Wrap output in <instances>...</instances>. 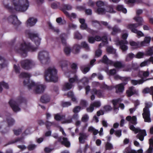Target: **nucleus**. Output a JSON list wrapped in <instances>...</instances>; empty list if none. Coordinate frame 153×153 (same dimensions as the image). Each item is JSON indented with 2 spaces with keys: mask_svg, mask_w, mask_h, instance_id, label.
<instances>
[{
  "mask_svg": "<svg viewBox=\"0 0 153 153\" xmlns=\"http://www.w3.org/2000/svg\"><path fill=\"white\" fill-rule=\"evenodd\" d=\"M28 35L29 38L32 41L34 42L37 47H34L30 42L26 43L24 42V43H22L20 48L16 50V51L20 53L21 56L22 57H25L27 56V51L31 52L36 51L38 49V46L40 44L41 39L39 38L37 33H28Z\"/></svg>",
  "mask_w": 153,
  "mask_h": 153,
  "instance_id": "1",
  "label": "nucleus"
},
{
  "mask_svg": "<svg viewBox=\"0 0 153 153\" xmlns=\"http://www.w3.org/2000/svg\"><path fill=\"white\" fill-rule=\"evenodd\" d=\"M19 77L21 78H26L24 80L23 83L24 86H27L29 89L32 88L36 87L35 92L36 94H41L43 92L45 89V86L42 85L35 83L30 79V75L28 73L22 72L19 75Z\"/></svg>",
  "mask_w": 153,
  "mask_h": 153,
  "instance_id": "2",
  "label": "nucleus"
},
{
  "mask_svg": "<svg viewBox=\"0 0 153 153\" xmlns=\"http://www.w3.org/2000/svg\"><path fill=\"white\" fill-rule=\"evenodd\" d=\"M13 3L14 8L9 6L8 4H5L3 3L5 8L11 13H13L14 10L22 12H25L29 6V3L28 0H13Z\"/></svg>",
  "mask_w": 153,
  "mask_h": 153,
  "instance_id": "3",
  "label": "nucleus"
},
{
  "mask_svg": "<svg viewBox=\"0 0 153 153\" xmlns=\"http://www.w3.org/2000/svg\"><path fill=\"white\" fill-rule=\"evenodd\" d=\"M44 77L45 81L47 82H56L58 80L57 70L49 68L45 71Z\"/></svg>",
  "mask_w": 153,
  "mask_h": 153,
  "instance_id": "4",
  "label": "nucleus"
},
{
  "mask_svg": "<svg viewBox=\"0 0 153 153\" xmlns=\"http://www.w3.org/2000/svg\"><path fill=\"white\" fill-rule=\"evenodd\" d=\"M145 106L143 109L142 116L145 122L150 123L151 122L150 113L149 108L152 106V104L150 102H146Z\"/></svg>",
  "mask_w": 153,
  "mask_h": 153,
  "instance_id": "5",
  "label": "nucleus"
},
{
  "mask_svg": "<svg viewBox=\"0 0 153 153\" xmlns=\"http://www.w3.org/2000/svg\"><path fill=\"white\" fill-rule=\"evenodd\" d=\"M34 65L33 62L31 60L26 59L22 60L21 62V67L26 70H28L31 68Z\"/></svg>",
  "mask_w": 153,
  "mask_h": 153,
  "instance_id": "6",
  "label": "nucleus"
},
{
  "mask_svg": "<svg viewBox=\"0 0 153 153\" xmlns=\"http://www.w3.org/2000/svg\"><path fill=\"white\" fill-rule=\"evenodd\" d=\"M38 58L42 63L47 64L50 59L49 53L45 51H40L38 54Z\"/></svg>",
  "mask_w": 153,
  "mask_h": 153,
  "instance_id": "7",
  "label": "nucleus"
},
{
  "mask_svg": "<svg viewBox=\"0 0 153 153\" xmlns=\"http://www.w3.org/2000/svg\"><path fill=\"white\" fill-rule=\"evenodd\" d=\"M8 20L10 22L15 26H18L21 24V22L15 15H11L9 16Z\"/></svg>",
  "mask_w": 153,
  "mask_h": 153,
  "instance_id": "8",
  "label": "nucleus"
},
{
  "mask_svg": "<svg viewBox=\"0 0 153 153\" xmlns=\"http://www.w3.org/2000/svg\"><path fill=\"white\" fill-rule=\"evenodd\" d=\"M133 19L138 23L129 24L128 27H139L143 25V20L142 17L137 16L134 17Z\"/></svg>",
  "mask_w": 153,
  "mask_h": 153,
  "instance_id": "9",
  "label": "nucleus"
},
{
  "mask_svg": "<svg viewBox=\"0 0 153 153\" xmlns=\"http://www.w3.org/2000/svg\"><path fill=\"white\" fill-rule=\"evenodd\" d=\"M72 9V6L69 4H63L61 5V10L67 17H70V15L66 10H71Z\"/></svg>",
  "mask_w": 153,
  "mask_h": 153,
  "instance_id": "10",
  "label": "nucleus"
},
{
  "mask_svg": "<svg viewBox=\"0 0 153 153\" xmlns=\"http://www.w3.org/2000/svg\"><path fill=\"white\" fill-rule=\"evenodd\" d=\"M9 103L14 112H17L20 111V108L19 107L17 103L12 99L10 100Z\"/></svg>",
  "mask_w": 153,
  "mask_h": 153,
  "instance_id": "11",
  "label": "nucleus"
},
{
  "mask_svg": "<svg viewBox=\"0 0 153 153\" xmlns=\"http://www.w3.org/2000/svg\"><path fill=\"white\" fill-rule=\"evenodd\" d=\"M128 43V42L126 40H121L118 42L120 48L123 51H126L128 50V47L126 45Z\"/></svg>",
  "mask_w": 153,
  "mask_h": 153,
  "instance_id": "12",
  "label": "nucleus"
},
{
  "mask_svg": "<svg viewBox=\"0 0 153 153\" xmlns=\"http://www.w3.org/2000/svg\"><path fill=\"white\" fill-rule=\"evenodd\" d=\"M127 83H123L115 85V88L116 89V93H122L124 90V86Z\"/></svg>",
  "mask_w": 153,
  "mask_h": 153,
  "instance_id": "13",
  "label": "nucleus"
},
{
  "mask_svg": "<svg viewBox=\"0 0 153 153\" xmlns=\"http://www.w3.org/2000/svg\"><path fill=\"white\" fill-rule=\"evenodd\" d=\"M138 27H128V28L131 30V31L134 33H136L138 36H143L144 34L141 31L138 30L137 28Z\"/></svg>",
  "mask_w": 153,
  "mask_h": 153,
  "instance_id": "14",
  "label": "nucleus"
},
{
  "mask_svg": "<svg viewBox=\"0 0 153 153\" xmlns=\"http://www.w3.org/2000/svg\"><path fill=\"white\" fill-rule=\"evenodd\" d=\"M139 133L137 135L136 137L140 140L142 141L144 139V137L147 135L145 130L140 129L138 132Z\"/></svg>",
  "mask_w": 153,
  "mask_h": 153,
  "instance_id": "15",
  "label": "nucleus"
},
{
  "mask_svg": "<svg viewBox=\"0 0 153 153\" xmlns=\"http://www.w3.org/2000/svg\"><path fill=\"white\" fill-rule=\"evenodd\" d=\"M91 94H94L99 98H101L103 96L102 91L100 90H97L95 88H93L91 90Z\"/></svg>",
  "mask_w": 153,
  "mask_h": 153,
  "instance_id": "16",
  "label": "nucleus"
},
{
  "mask_svg": "<svg viewBox=\"0 0 153 153\" xmlns=\"http://www.w3.org/2000/svg\"><path fill=\"white\" fill-rule=\"evenodd\" d=\"M79 137V141L80 143L83 144L85 142V140H86L87 136L86 134L83 133H80Z\"/></svg>",
  "mask_w": 153,
  "mask_h": 153,
  "instance_id": "17",
  "label": "nucleus"
},
{
  "mask_svg": "<svg viewBox=\"0 0 153 153\" xmlns=\"http://www.w3.org/2000/svg\"><path fill=\"white\" fill-rule=\"evenodd\" d=\"M101 61L103 63L107 65H110L113 63V61L109 59L106 55H104L101 60Z\"/></svg>",
  "mask_w": 153,
  "mask_h": 153,
  "instance_id": "18",
  "label": "nucleus"
},
{
  "mask_svg": "<svg viewBox=\"0 0 153 153\" xmlns=\"http://www.w3.org/2000/svg\"><path fill=\"white\" fill-rule=\"evenodd\" d=\"M37 22L36 19H34L33 17H31L28 19L27 21V24L28 25L32 26L34 25Z\"/></svg>",
  "mask_w": 153,
  "mask_h": 153,
  "instance_id": "19",
  "label": "nucleus"
},
{
  "mask_svg": "<svg viewBox=\"0 0 153 153\" xmlns=\"http://www.w3.org/2000/svg\"><path fill=\"white\" fill-rule=\"evenodd\" d=\"M149 147L146 153H153V139L150 138L149 140Z\"/></svg>",
  "mask_w": 153,
  "mask_h": 153,
  "instance_id": "20",
  "label": "nucleus"
},
{
  "mask_svg": "<svg viewBox=\"0 0 153 153\" xmlns=\"http://www.w3.org/2000/svg\"><path fill=\"white\" fill-rule=\"evenodd\" d=\"M81 48V47L79 45L75 44L72 48L71 51L74 54H77L79 52Z\"/></svg>",
  "mask_w": 153,
  "mask_h": 153,
  "instance_id": "21",
  "label": "nucleus"
},
{
  "mask_svg": "<svg viewBox=\"0 0 153 153\" xmlns=\"http://www.w3.org/2000/svg\"><path fill=\"white\" fill-rule=\"evenodd\" d=\"M149 79H142L138 80H131V82L133 85H137V84H141L146 80H149Z\"/></svg>",
  "mask_w": 153,
  "mask_h": 153,
  "instance_id": "22",
  "label": "nucleus"
},
{
  "mask_svg": "<svg viewBox=\"0 0 153 153\" xmlns=\"http://www.w3.org/2000/svg\"><path fill=\"white\" fill-rule=\"evenodd\" d=\"M50 101V98L49 96L46 94L42 96L40 98V101L43 103H46L49 102Z\"/></svg>",
  "mask_w": 153,
  "mask_h": 153,
  "instance_id": "23",
  "label": "nucleus"
},
{
  "mask_svg": "<svg viewBox=\"0 0 153 153\" xmlns=\"http://www.w3.org/2000/svg\"><path fill=\"white\" fill-rule=\"evenodd\" d=\"M60 65L63 71H65L67 69L68 62L66 61H62L60 62Z\"/></svg>",
  "mask_w": 153,
  "mask_h": 153,
  "instance_id": "24",
  "label": "nucleus"
},
{
  "mask_svg": "<svg viewBox=\"0 0 153 153\" xmlns=\"http://www.w3.org/2000/svg\"><path fill=\"white\" fill-rule=\"evenodd\" d=\"M60 37L61 39L62 43L64 46L66 45V39L67 37L66 34L63 33L60 35Z\"/></svg>",
  "mask_w": 153,
  "mask_h": 153,
  "instance_id": "25",
  "label": "nucleus"
},
{
  "mask_svg": "<svg viewBox=\"0 0 153 153\" xmlns=\"http://www.w3.org/2000/svg\"><path fill=\"white\" fill-rule=\"evenodd\" d=\"M151 40V38L150 36L146 37L144 38L143 41L141 42L140 43L141 46H146V44H149Z\"/></svg>",
  "mask_w": 153,
  "mask_h": 153,
  "instance_id": "26",
  "label": "nucleus"
},
{
  "mask_svg": "<svg viewBox=\"0 0 153 153\" xmlns=\"http://www.w3.org/2000/svg\"><path fill=\"white\" fill-rule=\"evenodd\" d=\"M73 86V85L68 82L65 83L63 86V90L64 91H67L71 89Z\"/></svg>",
  "mask_w": 153,
  "mask_h": 153,
  "instance_id": "27",
  "label": "nucleus"
},
{
  "mask_svg": "<svg viewBox=\"0 0 153 153\" xmlns=\"http://www.w3.org/2000/svg\"><path fill=\"white\" fill-rule=\"evenodd\" d=\"M7 66V64L5 59L0 56V70L2 68L6 67Z\"/></svg>",
  "mask_w": 153,
  "mask_h": 153,
  "instance_id": "28",
  "label": "nucleus"
},
{
  "mask_svg": "<svg viewBox=\"0 0 153 153\" xmlns=\"http://www.w3.org/2000/svg\"><path fill=\"white\" fill-rule=\"evenodd\" d=\"M6 121L8 127L13 125L15 122V120L10 117H7L6 118Z\"/></svg>",
  "mask_w": 153,
  "mask_h": 153,
  "instance_id": "29",
  "label": "nucleus"
},
{
  "mask_svg": "<svg viewBox=\"0 0 153 153\" xmlns=\"http://www.w3.org/2000/svg\"><path fill=\"white\" fill-rule=\"evenodd\" d=\"M143 92L145 93H150L152 95V101H153V86H151L150 88H146L144 89Z\"/></svg>",
  "mask_w": 153,
  "mask_h": 153,
  "instance_id": "30",
  "label": "nucleus"
},
{
  "mask_svg": "<svg viewBox=\"0 0 153 153\" xmlns=\"http://www.w3.org/2000/svg\"><path fill=\"white\" fill-rule=\"evenodd\" d=\"M62 140L63 141L61 142V144L67 147H69L70 146V143L68 141L67 138L63 137Z\"/></svg>",
  "mask_w": 153,
  "mask_h": 153,
  "instance_id": "31",
  "label": "nucleus"
},
{
  "mask_svg": "<svg viewBox=\"0 0 153 153\" xmlns=\"http://www.w3.org/2000/svg\"><path fill=\"white\" fill-rule=\"evenodd\" d=\"M112 31L111 33V34L113 35H115L117 33L121 32L120 30L117 25H115L113 27H112Z\"/></svg>",
  "mask_w": 153,
  "mask_h": 153,
  "instance_id": "32",
  "label": "nucleus"
},
{
  "mask_svg": "<svg viewBox=\"0 0 153 153\" xmlns=\"http://www.w3.org/2000/svg\"><path fill=\"white\" fill-rule=\"evenodd\" d=\"M116 10L119 11H122L124 13H126L127 10L126 8L124 7L123 5H118L116 8Z\"/></svg>",
  "mask_w": 153,
  "mask_h": 153,
  "instance_id": "33",
  "label": "nucleus"
},
{
  "mask_svg": "<svg viewBox=\"0 0 153 153\" xmlns=\"http://www.w3.org/2000/svg\"><path fill=\"white\" fill-rule=\"evenodd\" d=\"M111 65H113L117 68H120L123 67L122 63L119 61L114 62L113 61V63Z\"/></svg>",
  "mask_w": 153,
  "mask_h": 153,
  "instance_id": "34",
  "label": "nucleus"
},
{
  "mask_svg": "<svg viewBox=\"0 0 153 153\" xmlns=\"http://www.w3.org/2000/svg\"><path fill=\"white\" fill-rule=\"evenodd\" d=\"M134 87L133 86L129 87L128 89L127 90L126 93L128 97H130L134 94L133 90Z\"/></svg>",
  "mask_w": 153,
  "mask_h": 153,
  "instance_id": "35",
  "label": "nucleus"
},
{
  "mask_svg": "<svg viewBox=\"0 0 153 153\" xmlns=\"http://www.w3.org/2000/svg\"><path fill=\"white\" fill-rule=\"evenodd\" d=\"M106 51L110 54H115L116 53V50L113 48L112 46H109L106 48Z\"/></svg>",
  "mask_w": 153,
  "mask_h": 153,
  "instance_id": "36",
  "label": "nucleus"
},
{
  "mask_svg": "<svg viewBox=\"0 0 153 153\" xmlns=\"http://www.w3.org/2000/svg\"><path fill=\"white\" fill-rule=\"evenodd\" d=\"M120 99H113L112 100L111 102L113 105L114 110H116L118 109V107L116 106L117 105L120 101Z\"/></svg>",
  "mask_w": 153,
  "mask_h": 153,
  "instance_id": "37",
  "label": "nucleus"
},
{
  "mask_svg": "<svg viewBox=\"0 0 153 153\" xmlns=\"http://www.w3.org/2000/svg\"><path fill=\"white\" fill-rule=\"evenodd\" d=\"M102 41L103 42L100 43L99 45V47H100L102 46H103L104 45V43H108V39L106 36H103L102 37H101Z\"/></svg>",
  "mask_w": 153,
  "mask_h": 153,
  "instance_id": "38",
  "label": "nucleus"
},
{
  "mask_svg": "<svg viewBox=\"0 0 153 153\" xmlns=\"http://www.w3.org/2000/svg\"><path fill=\"white\" fill-rule=\"evenodd\" d=\"M2 86L6 89H7L9 88V86L7 83L4 81L1 82H0V92H1L3 90V88L1 87Z\"/></svg>",
  "mask_w": 153,
  "mask_h": 153,
  "instance_id": "39",
  "label": "nucleus"
},
{
  "mask_svg": "<svg viewBox=\"0 0 153 153\" xmlns=\"http://www.w3.org/2000/svg\"><path fill=\"white\" fill-rule=\"evenodd\" d=\"M4 122H2L0 124V132L2 134L6 133L9 131L6 128H4L3 130L1 129V128L4 127Z\"/></svg>",
  "mask_w": 153,
  "mask_h": 153,
  "instance_id": "40",
  "label": "nucleus"
},
{
  "mask_svg": "<svg viewBox=\"0 0 153 153\" xmlns=\"http://www.w3.org/2000/svg\"><path fill=\"white\" fill-rule=\"evenodd\" d=\"M69 83L72 84L74 82H78V77L76 75H75L74 77L72 78H70L69 79Z\"/></svg>",
  "mask_w": 153,
  "mask_h": 153,
  "instance_id": "41",
  "label": "nucleus"
},
{
  "mask_svg": "<svg viewBox=\"0 0 153 153\" xmlns=\"http://www.w3.org/2000/svg\"><path fill=\"white\" fill-rule=\"evenodd\" d=\"M146 55L149 56H151L153 55V46L148 48L146 51Z\"/></svg>",
  "mask_w": 153,
  "mask_h": 153,
  "instance_id": "42",
  "label": "nucleus"
},
{
  "mask_svg": "<svg viewBox=\"0 0 153 153\" xmlns=\"http://www.w3.org/2000/svg\"><path fill=\"white\" fill-rule=\"evenodd\" d=\"M134 57H135V55L133 53H129L126 55V61H129Z\"/></svg>",
  "mask_w": 153,
  "mask_h": 153,
  "instance_id": "43",
  "label": "nucleus"
},
{
  "mask_svg": "<svg viewBox=\"0 0 153 153\" xmlns=\"http://www.w3.org/2000/svg\"><path fill=\"white\" fill-rule=\"evenodd\" d=\"M129 44L131 46H134L136 48H138L141 46L140 43L139 42H136L133 41H130Z\"/></svg>",
  "mask_w": 153,
  "mask_h": 153,
  "instance_id": "44",
  "label": "nucleus"
},
{
  "mask_svg": "<svg viewBox=\"0 0 153 153\" xmlns=\"http://www.w3.org/2000/svg\"><path fill=\"white\" fill-rule=\"evenodd\" d=\"M49 29H51L53 31L58 33L59 32V30L57 28H55L52 25V24L50 22L48 23Z\"/></svg>",
  "mask_w": 153,
  "mask_h": 153,
  "instance_id": "45",
  "label": "nucleus"
},
{
  "mask_svg": "<svg viewBox=\"0 0 153 153\" xmlns=\"http://www.w3.org/2000/svg\"><path fill=\"white\" fill-rule=\"evenodd\" d=\"M100 88L101 89L108 90H111L112 89L111 86H108L104 83L101 85Z\"/></svg>",
  "mask_w": 153,
  "mask_h": 153,
  "instance_id": "46",
  "label": "nucleus"
},
{
  "mask_svg": "<svg viewBox=\"0 0 153 153\" xmlns=\"http://www.w3.org/2000/svg\"><path fill=\"white\" fill-rule=\"evenodd\" d=\"M96 12L98 14H103L105 13V10L102 7H98L96 10Z\"/></svg>",
  "mask_w": 153,
  "mask_h": 153,
  "instance_id": "47",
  "label": "nucleus"
},
{
  "mask_svg": "<svg viewBox=\"0 0 153 153\" xmlns=\"http://www.w3.org/2000/svg\"><path fill=\"white\" fill-rule=\"evenodd\" d=\"M114 78L115 80H117L118 79H120L122 80H124L126 82H127L128 79V78L127 77H120L118 75H115L114 77Z\"/></svg>",
  "mask_w": 153,
  "mask_h": 153,
  "instance_id": "48",
  "label": "nucleus"
},
{
  "mask_svg": "<svg viewBox=\"0 0 153 153\" xmlns=\"http://www.w3.org/2000/svg\"><path fill=\"white\" fill-rule=\"evenodd\" d=\"M91 23L92 25L95 27L101 26L100 22L99 21L96 20H92L91 21Z\"/></svg>",
  "mask_w": 153,
  "mask_h": 153,
  "instance_id": "49",
  "label": "nucleus"
},
{
  "mask_svg": "<svg viewBox=\"0 0 153 153\" xmlns=\"http://www.w3.org/2000/svg\"><path fill=\"white\" fill-rule=\"evenodd\" d=\"M80 68L82 72L84 74H86L90 69V68L89 67H86L84 68V66H81L80 67Z\"/></svg>",
  "mask_w": 153,
  "mask_h": 153,
  "instance_id": "50",
  "label": "nucleus"
},
{
  "mask_svg": "<svg viewBox=\"0 0 153 153\" xmlns=\"http://www.w3.org/2000/svg\"><path fill=\"white\" fill-rule=\"evenodd\" d=\"M106 150H111L113 149V146L111 143L107 142L105 145Z\"/></svg>",
  "mask_w": 153,
  "mask_h": 153,
  "instance_id": "51",
  "label": "nucleus"
},
{
  "mask_svg": "<svg viewBox=\"0 0 153 153\" xmlns=\"http://www.w3.org/2000/svg\"><path fill=\"white\" fill-rule=\"evenodd\" d=\"M129 128L130 130L134 132L135 134L137 133L139 131V130L140 129L139 128H136L134 126L131 125L130 126Z\"/></svg>",
  "mask_w": 153,
  "mask_h": 153,
  "instance_id": "52",
  "label": "nucleus"
},
{
  "mask_svg": "<svg viewBox=\"0 0 153 153\" xmlns=\"http://www.w3.org/2000/svg\"><path fill=\"white\" fill-rule=\"evenodd\" d=\"M103 109L105 111L108 112L111 111L112 110L113 108L110 105H105L103 107Z\"/></svg>",
  "mask_w": 153,
  "mask_h": 153,
  "instance_id": "53",
  "label": "nucleus"
},
{
  "mask_svg": "<svg viewBox=\"0 0 153 153\" xmlns=\"http://www.w3.org/2000/svg\"><path fill=\"white\" fill-rule=\"evenodd\" d=\"M81 47L85 48L86 50H89V48L88 44L85 42H82L81 43Z\"/></svg>",
  "mask_w": 153,
  "mask_h": 153,
  "instance_id": "54",
  "label": "nucleus"
},
{
  "mask_svg": "<svg viewBox=\"0 0 153 153\" xmlns=\"http://www.w3.org/2000/svg\"><path fill=\"white\" fill-rule=\"evenodd\" d=\"M36 147V146L34 144L29 145L27 147L28 150L30 151L34 150Z\"/></svg>",
  "mask_w": 153,
  "mask_h": 153,
  "instance_id": "55",
  "label": "nucleus"
},
{
  "mask_svg": "<svg viewBox=\"0 0 153 153\" xmlns=\"http://www.w3.org/2000/svg\"><path fill=\"white\" fill-rule=\"evenodd\" d=\"M71 50V49L70 47H65L64 48V51L65 54L68 55L70 54Z\"/></svg>",
  "mask_w": 153,
  "mask_h": 153,
  "instance_id": "56",
  "label": "nucleus"
},
{
  "mask_svg": "<svg viewBox=\"0 0 153 153\" xmlns=\"http://www.w3.org/2000/svg\"><path fill=\"white\" fill-rule=\"evenodd\" d=\"M17 102L19 103H25L26 102V99L21 97H19L17 99Z\"/></svg>",
  "mask_w": 153,
  "mask_h": 153,
  "instance_id": "57",
  "label": "nucleus"
},
{
  "mask_svg": "<svg viewBox=\"0 0 153 153\" xmlns=\"http://www.w3.org/2000/svg\"><path fill=\"white\" fill-rule=\"evenodd\" d=\"M144 55V53L143 52H139L137 53L136 55L135 56V58L138 59H140L143 58Z\"/></svg>",
  "mask_w": 153,
  "mask_h": 153,
  "instance_id": "58",
  "label": "nucleus"
},
{
  "mask_svg": "<svg viewBox=\"0 0 153 153\" xmlns=\"http://www.w3.org/2000/svg\"><path fill=\"white\" fill-rule=\"evenodd\" d=\"M96 4L98 7H102L105 5L104 3L101 1H97L96 3Z\"/></svg>",
  "mask_w": 153,
  "mask_h": 153,
  "instance_id": "59",
  "label": "nucleus"
},
{
  "mask_svg": "<svg viewBox=\"0 0 153 153\" xmlns=\"http://www.w3.org/2000/svg\"><path fill=\"white\" fill-rule=\"evenodd\" d=\"M71 105V103L69 102H62L61 105L63 107H68Z\"/></svg>",
  "mask_w": 153,
  "mask_h": 153,
  "instance_id": "60",
  "label": "nucleus"
},
{
  "mask_svg": "<svg viewBox=\"0 0 153 153\" xmlns=\"http://www.w3.org/2000/svg\"><path fill=\"white\" fill-rule=\"evenodd\" d=\"M74 38L78 39H81L82 38V36L78 32H76L75 33Z\"/></svg>",
  "mask_w": 153,
  "mask_h": 153,
  "instance_id": "61",
  "label": "nucleus"
},
{
  "mask_svg": "<svg viewBox=\"0 0 153 153\" xmlns=\"http://www.w3.org/2000/svg\"><path fill=\"white\" fill-rule=\"evenodd\" d=\"M107 12L109 13H115L112 5H109L107 7Z\"/></svg>",
  "mask_w": 153,
  "mask_h": 153,
  "instance_id": "62",
  "label": "nucleus"
},
{
  "mask_svg": "<svg viewBox=\"0 0 153 153\" xmlns=\"http://www.w3.org/2000/svg\"><path fill=\"white\" fill-rule=\"evenodd\" d=\"M102 53V50L101 49H99L96 51L95 52V56L96 57H99L101 56Z\"/></svg>",
  "mask_w": 153,
  "mask_h": 153,
  "instance_id": "63",
  "label": "nucleus"
},
{
  "mask_svg": "<svg viewBox=\"0 0 153 153\" xmlns=\"http://www.w3.org/2000/svg\"><path fill=\"white\" fill-rule=\"evenodd\" d=\"M88 41L89 43H94L95 42V38L92 36H88Z\"/></svg>",
  "mask_w": 153,
  "mask_h": 153,
  "instance_id": "64",
  "label": "nucleus"
}]
</instances>
